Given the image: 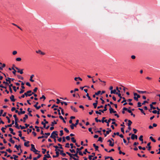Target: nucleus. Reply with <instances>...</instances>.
<instances>
[{"mask_svg":"<svg viewBox=\"0 0 160 160\" xmlns=\"http://www.w3.org/2000/svg\"><path fill=\"white\" fill-rule=\"evenodd\" d=\"M107 142H109V146H111V147L113 146L114 142H112V141L111 140H110V139L108 140L107 141Z\"/></svg>","mask_w":160,"mask_h":160,"instance_id":"8","label":"nucleus"},{"mask_svg":"<svg viewBox=\"0 0 160 160\" xmlns=\"http://www.w3.org/2000/svg\"><path fill=\"white\" fill-rule=\"evenodd\" d=\"M3 83L5 84V85L6 86H8L9 85L8 83L7 82H6L5 81H3Z\"/></svg>","mask_w":160,"mask_h":160,"instance_id":"43","label":"nucleus"},{"mask_svg":"<svg viewBox=\"0 0 160 160\" xmlns=\"http://www.w3.org/2000/svg\"><path fill=\"white\" fill-rule=\"evenodd\" d=\"M28 115L27 114H25V117H24L23 118V122H26V119H28Z\"/></svg>","mask_w":160,"mask_h":160,"instance_id":"18","label":"nucleus"},{"mask_svg":"<svg viewBox=\"0 0 160 160\" xmlns=\"http://www.w3.org/2000/svg\"><path fill=\"white\" fill-rule=\"evenodd\" d=\"M107 110V106L106 105H105V109H104L103 110H101V109H100L99 110V111H100V112H102V113H104V112H105V111H106Z\"/></svg>","mask_w":160,"mask_h":160,"instance_id":"14","label":"nucleus"},{"mask_svg":"<svg viewBox=\"0 0 160 160\" xmlns=\"http://www.w3.org/2000/svg\"><path fill=\"white\" fill-rule=\"evenodd\" d=\"M43 99L44 100L46 99V97L44 95H42V97L40 98V99Z\"/></svg>","mask_w":160,"mask_h":160,"instance_id":"55","label":"nucleus"},{"mask_svg":"<svg viewBox=\"0 0 160 160\" xmlns=\"http://www.w3.org/2000/svg\"><path fill=\"white\" fill-rule=\"evenodd\" d=\"M58 151H60V154L62 155L63 157H65L66 155V153L63 152V150H61L59 149H58Z\"/></svg>","mask_w":160,"mask_h":160,"instance_id":"9","label":"nucleus"},{"mask_svg":"<svg viewBox=\"0 0 160 160\" xmlns=\"http://www.w3.org/2000/svg\"><path fill=\"white\" fill-rule=\"evenodd\" d=\"M79 122V120L78 119L76 120V123L75 124H73V126H74L75 127H76L77 125L78 124Z\"/></svg>","mask_w":160,"mask_h":160,"instance_id":"24","label":"nucleus"},{"mask_svg":"<svg viewBox=\"0 0 160 160\" xmlns=\"http://www.w3.org/2000/svg\"><path fill=\"white\" fill-rule=\"evenodd\" d=\"M20 127L21 129H23L25 128V127L22 126L21 125L19 126V128Z\"/></svg>","mask_w":160,"mask_h":160,"instance_id":"61","label":"nucleus"},{"mask_svg":"<svg viewBox=\"0 0 160 160\" xmlns=\"http://www.w3.org/2000/svg\"><path fill=\"white\" fill-rule=\"evenodd\" d=\"M133 98L134 100L137 101H138V98L137 97L135 96H134L133 97Z\"/></svg>","mask_w":160,"mask_h":160,"instance_id":"48","label":"nucleus"},{"mask_svg":"<svg viewBox=\"0 0 160 160\" xmlns=\"http://www.w3.org/2000/svg\"><path fill=\"white\" fill-rule=\"evenodd\" d=\"M31 92H32L31 90H29L27 91V92L25 93L24 94L26 97L28 96H30L32 95V94H30L29 93Z\"/></svg>","mask_w":160,"mask_h":160,"instance_id":"4","label":"nucleus"},{"mask_svg":"<svg viewBox=\"0 0 160 160\" xmlns=\"http://www.w3.org/2000/svg\"><path fill=\"white\" fill-rule=\"evenodd\" d=\"M83 148V146L81 147L80 148H77L76 149V153L73 155V156L75 157L78 158H79V157L78 156V153L79 155L81 156L83 155V153H82V152L80 151L78 152V151L81 150Z\"/></svg>","mask_w":160,"mask_h":160,"instance_id":"1","label":"nucleus"},{"mask_svg":"<svg viewBox=\"0 0 160 160\" xmlns=\"http://www.w3.org/2000/svg\"><path fill=\"white\" fill-rule=\"evenodd\" d=\"M12 24L13 25L17 27L18 28H19L21 30H22V29H21V28H20L19 26H18L17 25L14 23H12Z\"/></svg>","mask_w":160,"mask_h":160,"instance_id":"38","label":"nucleus"},{"mask_svg":"<svg viewBox=\"0 0 160 160\" xmlns=\"http://www.w3.org/2000/svg\"><path fill=\"white\" fill-rule=\"evenodd\" d=\"M98 141L101 142H102V138L101 137H99Z\"/></svg>","mask_w":160,"mask_h":160,"instance_id":"54","label":"nucleus"},{"mask_svg":"<svg viewBox=\"0 0 160 160\" xmlns=\"http://www.w3.org/2000/svg\"><path fill=\"white\" fill-rule=\"evenodd\" d=\"M71 108L75 112H77L78 111V110L72 106H71Z\"/></svg>","mask_w":160,"mask_h":160,"instance_id":"16","label":"nucleus"},{"mask_svg":"<svg viewBox=\"0 0 160 160\" xmlns=\"http://www.w3.org/2000/svg\"><path fill=\"white\" fill-rule=\"evenodd\" d=\"M31 150L35 152V153H36L37 152H39L38 151L36 150L34 147V145L33 144H31Z\"/></svg>","mask_w":160,"mask_h":160,"instance_id":"3","label":"nucleus"},{"mask_svg":"<svg viewBox=\"0 0 160 160\" xmlns=\"http://www.w3.org/2000/svg\"><path fill=\"white\" fill-rule=\"evenodd\" d=\"M21 88L22 89H24L25 88V87L23 86V85H24V83H23V82H22V83H21Z\"/></svg>","mask_w":160,"mask_h":160,"instance_id":"39","label":"nucleus"},{"mask_svg":"<svg viewBox=\"0 0 160 160\" xmlns=\"http://www.w3.org/2000/svg\"><path fill=\"white\" fill-rule=\"evenodd\" d=\"M35 154H38V155L37 157H36L37 159L41 157V155L38 153H35Z\"/></svg>","mask_w":160,"mask_h":160,"instance_id":"37","label":"nucleus"},{"mask_svg":"<svg viewBox=\"0 0 160 160\" xmlns=\"http://www.w3.org/2000/svg\"><path fill=\"white\" fill-rule=\"evenodd\" d=\"M57 124V122H56L55 120L53 122H52L51 123V125L52 126H53L54 125V124Z\"/></svg>","mask_w":160,"mask_h":160,"instance_id":"33","label":"nucleus"},{"mask_svg":"<svg viewBox=\"0 0 160 160\" xmlns=\"http://www.w3.org/2000/svg\"><path fill=\"white\" fill-rule=\"evenodd\" d=\"M73 123H72V124H71V125L70 126V128L72 130L74 129V127H75L74 126H73Z\"/></svg>","mask_w":160,"mask_h":160,"instance_id":"50","label":"nucleus"},{"mask_svg":"<svg viewBox=\"0 0 160 160\" xmlns=\"http://www.w3.org/2000/svg\"><path fill=\"white\" fill-rule=\"evenodd\" d=\"M95 119L96 122H101V120H98V118H95Z\"/></svg>","mask_w":160,"mask_h":160,"instance_id":"45","label":"nucleus"},{"mask_svg":"<svg viewBox=\"0 0 160 160\" xmlns=\"http://www.w3.org/2000/svg\"><path fill=\"white\" fill-rule=\"evenodd\" d=\"M72 141L73 143H75L76 142V140L74 138L72 137L71 138Z\"/></svg>","mask_w":160,"mask_h":160,"instance_id":"31","label":"nucleus"},{"mask_svg":"<svg viewBox=\"0 0 160 160\" xmlns=\"http://www.w3.org/2000/svg\"><path fill=\"white\" fill-rule=\"evenodd\" d=\"M11 78H7L6 79V80L7 81V82H8L9 83H10L11 82Z\"/></svg>","mask_w":160,"mask_h":160,"instance_id":"22","label":"nucleus"},{"mask_svg":"<svg viewBox=\"0 0 160 160\" xmlns=\"http://www.w3.org/2000/svg\"><path fill=\"white\" fill-rule=\"evenodd\" d=\"M6 151L7 152H8L10 153H11L12 152V150H11L10 148L7 149Z\"/></svg>","mask_w":160,"mask_h":160,"instance_id":"46","label":"nucleus"},{"mask_svg":"<svg viewBox=\"0 0 160 160\" xmlns=\"http://www.w3.org/2000/svg\"><path fill=\"white\" fill-rule=\"evenodd\" d=\"M150 108L153 109H156V108L153 107V105H152V104H150Z\"/></svg>","mask_w":160,"mask_h":160,"instance_id":"41","label":"nucleus"},{"mask_svg":"<svg viewBox=\"0 0 160 160\" xmlns=\"http://www.w3.org/2000/svg\"><path fill=\"white\" fill-rule=\"evenodd\" d=\"M30 108H28L27 111L28 112V114L30 116H32V115L31 113L32 112L31 110H30Z\"/></svg>","mask_w":160,"mask_h":160,"instance_id":"20","label":"nucleus"},{"mask_svg":"<svg viewBox=\"0 0 160 160\" xmlns=\"http://www.w3.org/2000/svg\"><path fill=\"white\" fill-rule=\"evenodd\" d=\"M10 98L11 101L14 102L15 101L16 99H14V96L13 95H12L10 97Z\"/></svg>","mask_w":160,"mask_h":160,"instance_id":"10","label":"nucleus"},{"mask_svg":"<svg viewBox=\"0 0 160 160\" xmlns=\"http://www.w3.org/2000/svg\"><path fill=\"white\" fill-rule=\"evenodd\" d=\"M101 92L100 91H98L97 92L95 93V95H98L99 94H100Z\"/></svg>","mask_w":160,"mask_h":160,"instance_id":"52","label":"nucleus"},{"mask_svg":"<svg viewBox=\"0 0 160 160\" xmlns=\"http://www.w3.org/2000/svg\"><path fill=\"white\" fill-rule=\"evenodd\" d=\"M15 123V127L17 128L18 129H20L19 126L18 124V122H16Z\"/></svg>","mask_w":160,"mask_h":160,"instance_id":"27","label":"nucleus"},{"mask_svg":"<svg viewBox=\"0 0 160 160\" xmlns=\"http://www.w3.org/2000/svg\"><path fill=\"white\" fill-rule=\"evenodd\" d=\"M93 145L95 148L96 151H99V150H98V146L96 145L95 143L93 144Z\"/></svg>","mask_w":160,"mask_h":160,"instance_id":"19","label":"nucleus"},{"mask_svg":"<svg viewBox=\"0 0 160 160\" xmlns=\"http://www.w3.org/2000/svg\"><path fill=\"white\" fill-rule=\"evenodd\" d=\"M69 151L70 152L72 153H75V151L74 149H70L69 150Z\"/></svg>","mask_w":160,"mask_h":160,"instance_id":"60","label":"nucleus"},{"mask_svg":"<svg viewBox=\"0 0 160 160\" xmlns=\"http://www.w3.org/2000/svg\"><path fill=\"white\" fill-rule=\"evenodd\" d=\"M6 129V128H4V127H2L1 128V130L4 133L5 132V131L4 130V129Z\"/></svg>","mask_w":160,"mask_h":160,"instance_id":"44","label":"nucleus"},{"mask_svg":"<svg viewBox=\"0 0 160 160\" xmlns=\"http://www.w3.org/2000/svg\"><path fill=\"white\" fill-rule=\"evenodd\" d=\"M13 156L14 157L13 159L14 160H18V159H17V158L18 157V156L14 154L13 155Z\"/></svg>","mask_w":160,"mask_h":160,"instance_id":"26","label":"nucleus"},{"mask_svg":"<svg viewBox=\"0 0 160 160\" xmlns=\"http://www.w3.org/2000/svg\"><path fill=\"white\" fill-rule=\"evenodd\" d=\"M65 147L66 148H69V143H66Z\"/></svg>","mask_w":160,"mask_h":160,"instance_id":"56","label":"nucleus"},{"mask_svg":"<svg viewBox=\"0 0 160 160\" xmlns=\"http://www.w3.org/2000/svg\"><path fill=\"white\" fill-rule=\"evenodd\" d=\"M58 132L57 131H53L51 133L50 137L52 138H56V136H58V134L57 133Z\"/></svg>","mask_w":160,"mask_h":160,"instance_id":"2","label":"nucleus"},{"mask_svg":"<svg viewBox=\"0 0 160 160\" xmlns=\"http://www.w3.org/2000/svg\"><path fill=\"white\" fill-rule=\"evenodd\" d=\"M113 92V94H117L118 95V96H120V93H118V92H116V90L114 89L113 90H112Z\"/></svg>","mask_w":160,"mask_h":160,"instance_id":"15","label":"nucleus"},{"mask_svg":"<svg viewBox=\"0 0 160 160\" xmlns=\"http://www.w3.org/2000/svg\"><path fill=\"white\" fill-rule=\"evenodd\" d=\"M42 153L43 154H45L46 151V150L45 149L42 148Z\"/></svg>","mask_w":160,"mask_h":160,"instance_id":"47","label":"nucleus"},{"mask_svg":"<svg viewBox=\"0 0 160 160\" xmlns=\"http://www.w3.org/2000/svg\"><path fill=\"white\" fill-rule=\"evenodd\" d=\"M149 100V99H148L147 101H144L142 103V105H145L146 103H148V101Z\"/></svg>","mask_w":160,"mask_h":160,"instance_id":"29","label":"nucleus"},{"mask_svg":"<svg viewBox=\"0 0 160 160\" xmlns=\"http://www.w3.org/2000/svg\"><path fill=\"white\" fill-rule=\"evenodd\" d=\"M64 130L67 133H68L69 132V130L66 128H64Z\"/></svg>","mask_w":160,"mask_h":160,"instance_id":"64","label":"nucleus"},{"mask_svg":"<svg viewBox=\"0 0 160 160\" xmlns=\"http://www.w3.org/2000/svg\"><path fill=\"white\" fill-rule=\"evenodd\" d=\"M34 76V75L32 74V75L31 76H30V81L32 82H34V80H33L32 79V78H33V77Z\"/></svg>","mask_w":160,"mask_h":160,"instance_id":"23","label":"nucleus"},{"mask_svg":"<svg viewBox=\"0 0 160 160\" xmlns=\"http://www.w3.org/2000/svg\"><path fill=\"white\" fill-rule=\"evenodd\" d=\"M143 136L142 135H141L140 137L139 138V139L140 141L143 142V139H142Z\"/></svg>","mask_w":160,"mask_h":160,"instance_id":"34","label":"nucleus"},{"mask_svg":"<svg viewBox=\"0 0 160 160\" xmlns=\"http://www.w3.org/2000/svg\"><path fill=\"white\" fill-rule=\"evenodd\" d=\"M149 138L153 142H156V140L155 139H154L152 137H150Z\"/></svg>","mask_w":160,"mask_h":160,"instance_id":"32","label":"nucleus"},{"mask_svg":"<svg viewBox=\"0 0 160 160\" xmlns=\"http://www.w3.org/2000/svg\"><path fill=\"white\" fill-rule=\"evenodd\" d=\"M12 70H13V71H12V73L14 74H16V71L14 69L13 67H12Z\"/></svg>","mask_w":160,"mask_h":160,"instance_id":"35","label":"nucleus"},{"mask_svg":"<svg viewBox=\"0 0 160 160\" xmlns=\"http://www.w3.org/2000/svg\"><path fill=\"white\" fill-rule=\"evenodd\" d=\"M60 136H62L63 135V131L62 130H60Z\"/></svg>","mask_w":160,"mask_h":160,"instance_id":"42","label":"nucleus"},{"mask_svg":"<svg viewBox=\"0 0 160 160\" xmlns=\"http://www.w3.org/2000/svg\"><path fill=\"white\" fill-rule=\"evenodd\" d=\"M36 52L42 55H44L45 54V53L42 52L40 50H38V51H36Z\"/></svg>","mask_w":160,"mask_h":160,"instance_id":"12","label":"nucleus"},{"mask_svg":"<svg viewBox=\"0 0 160 160\" xmlns=\"http://www.w3.org/2000/svg\"><path fill=\"white\" fill-rule=\"evenodd\" d=\"M66 139L67 140H69L70 139V136H67L66 137Z\"/></svg>","mask_w":160,"mask_h":160,"instance_id":"63","label":"nucleus"},{"mask_svg":"<svg viewBox=\"0 0 160 160\" xmlns=\"http://www.w3.org/2000/svg\"><path fill=\"white\" fill-rule=\"evenodd\" d=\"M112 131L111 129H109V130L107 131H106V132L107 134H108L110 132H111Z\"/></svg>","mask_w":160,"mask_h":160,"instance_id":"59","label":"nucleus"},{"mask_svg":"<svg viewBox=\"0 0 160 160\" xmlns=\"http://www.w3.org/2000/svg\"><path fill=\"white\" fill-rule=\"evenodd\" d=\"M29 143V141H27V142H25L24 143V146L27 147H29V145L28 144Z\"/></svg>","mask_w":160,"mask_h":160,"instance_id":"17","label":"nucleus"},{"mask_svg":"<svg viewBox=\"0 0 160 160\" xmlns=\"http://www.w3.org/2000/svg\"><path fill=\"white\" fill-rule=\"evenodd\" d=\"M16 60L17 61H20L21 60V58H16Z\"/></svg>","mask_w":160,"mask_h":160,"instance_id":"51","label":"nucleus"},{"mask_svg":"<svg viewBox=\"0 0 160 160\" xmlns=\"http://www.w3.org/2000/svg\"><path fill=\"white\" fill-rule=\"evenodd\" d=\"M122 98L123 99V100L122 102L121 103H122L126 102L127 101L124 97Z\"/></svg>","mask_w":160,"mask_h":160,"instance_id":"57","label":"nucleus"},{"mask_svg":"<svg viewBox=\"0 0 160 160\" xmlns=\"http://www.w3.org/2000/svg\"><path fill=\"white\" fill-rule=\"evenodd\" d=\"M128 126H130L131 125L132 123V122L130 120H128Z\"/></svg>","mask_w":160,"mask_h":160,"instance_id":"28","label":"nucleus"},{"mask_svg":"<svg viewBox=\"0 0 160 160\" xmlns=\"http://www.w3.org/2000/svg\"><path fill=\"white\" fill-rule=\"evenodd\" d=\"M109 111H110V113L111 114H112L113 113L114 109L112 108H110L109 109Z\"/></svg>","mask_w":160,"mask_h":160,"instance_id":"30","label":"nucleus"},{"mask_svg":"<svg viewBox=\"0 0 160 160\" xmlns=\"http://www.w3.org/2000/svg\"><path fill=\"white\" fill-rule=\"evenodd\" d=\"M55 151H56V155H53V158H57V157H58L59 155V151H58V149H56L55 150Z\"/></svg>","mask_w":160,"mask_h":160,"instance_id":"6","label":"nucleus"},{"mask_svg":"<svg viewBox=\"0 0 160 160\" xmlns=\"http://www.w3.org/2000/svg\"><path fill=\"white\" fill-rule=\"evenodd\" d=\"M137 91L140 94L146 93L147 92L146 91H141L138 90H137Z\"/></svg>","mask_w":160,"mask_h":160,"instance_id":"21","label":"nucleus"},{"mask_svg":"<svg viewBox=\"0 0 160 160\" xmlns=\"http://www.w3.org/2000/svg\"><path fill=\"white\" fill-rule=\"evenodd\" d=\"M18 132L19 133L18 136L20 137H21V136H22V132L21 131H18Z\"/></svg>","mask_w":160,"mask_h":160,"instance_id":"40","label":"nucleus"},{"mask_svg":"<svg viewBox=\"0 0 160 160\" xmlns=\"http://www.w3.org/2000/svg\"><path fill=\"white\" fill-rule=\"evenodd\" d=\"M138 104V107H140L142 106V103L140 102H138L137 103Z\"/></svg>","mask_w":160,"mask_h":160,"instance_id":"36","label":"nucleus"},{"mask_svg":"<svg viewBox=\"0 0 160 160\" xmlns=\"http://www.w3.org/2000/svg\"><path fill=\"white\" fill-rule=\"evenodd\" d=\"M92 128H88V131L89 132H91V133L92 134H93V132L92 131Z\"/></svg>","mask_w":160,"mask_h":160,"instance_id":"49","label":"nucleus"},{"mask_svg":"<svg viewBox=\"0 0 160 160\" xmlns=\"http://www.w3.org/2000/svg\"><path fill=\"white\" fill-rule=\"evenodd\" d=\"M93 157V156H92V155H89L88 156V159L90 160H92V157Z\"/></svg>","mask_w":160,"mask_h":160,"instance_id":"62","label":"nucleus"},{"mask_svg":"<svg viewBox=\"0 0 160 160\" xmlns=\"http://www.w3.org/2000/svg\"><path fill=\"white\" fill-rule=\"evenodd\" d=\"M131 138L132 140H134V139H137L138 138V136L137 135L132 134Z\"/></svg>","mask_w":160,"mask_h":160,"instance_id":"7","label":"nucleus"},{"mask_svg":"<svg viewBox=\"0 0 160 160\" xmlns=\"http://www.w3.org/2000/svg\"><path fill=\"white\" fill-rule=\"evenodd\" d=\"M15 68L18 70L17 72L18 73H20V74H22L23 73V69H22L20 70L19 68L17 67H15Z\"/></svg>","mask_w":160,"mask_h":160,"instance_id":"5","label":"nucleus"},{"mask_svg":"<svg viewBox=\"0 0 160 160\" xmlns=\"http://www.w3.org/2000/svg\"><path fill=\"white\" fill-rule=\"evenodd\" d=\"M97 104L96 103H93V105L94 106V108H97Z\"/></svg>","mask_w":160,"mask_h":160,"instance_id":"53","label":"nucleus"},{"mask_svg":"<svg viewBox=\"0 0 160 160\" xmlns=\"http://www.w3.org/2000/svg\"><path fill=\"white\" fill-rule=\"evenodd\" d=\"M18 78L19 79H21L23 80V77H22L20 75H18Z\"/></svg>","mask_w":160,"mask_h":160,"instance_id":"58","label":"nucleus"},{"mask_svg":"<svg viewBox=\"0 0 160 160\" xmlns=\"http://www.w3.org/2000/svg\"><path fill=\"white\" fill-rule=\"evenodd\" d=\"M133 95H134V96H137V97L138 98H139L140 97V96L139 95V94H138L137 93H133Z\"/></svg>","mask_w":160,"mask_h":160,"instance_id":"25","label":"nucleus"},{"mask_svg":"<svg viewBox=\"0 0 160 160\" xmlns=\"http://www.w3.org/2000/svg\"><path fill=\"white\" fill-rule=\"evenodd\" d=\"M123 109L124 110L127 111L129 113H130L131 114L132 112L131 110L128 109L125 107L123 108Z\"/></svg>","mask_w":160,"mask_h":160,"instance_id":"11","label":"nucleus"},{"mask_svg":"<svg viewBox=\"0 0 160 160\" xmlns=\"http://www.w3.org/2000/svg\"><path fill=\"white\" fill-rule=\"evenodd\" d=\"M8 86H9V90L10 92L11 93H12V90L11 88V87H12V84H11L9 85H8Z\"/></svg>","mask_w":160,"mask_h":160,"instance_id":"13","label":"nucleus"}]
</instances>
